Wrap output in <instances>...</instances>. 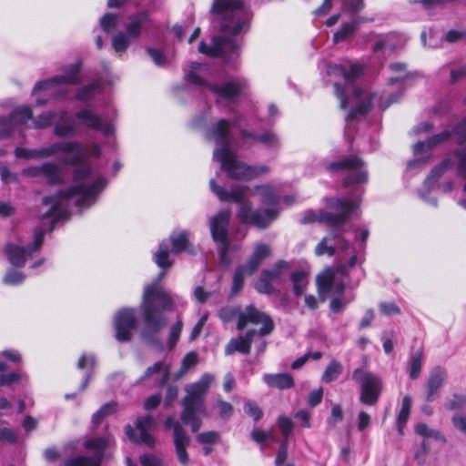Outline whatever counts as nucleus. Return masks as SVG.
Instances as JSON below:
<instances>
[{
  "label": "nucleus",
  "instance_id": "603ef678",
  "mask_svg": "<svg viewBox=\"0 0 466 466\" xmlns=\"http://www.w3.org/2000/svg\"><path fill=\"white\" fill-rule=\"evenodd\" d=\"M181 331H182V322L181 321H177L171 327L170 332H169V338H168V341H167V348L169 350H173L174 347L176 346L177 341L178 340L179 336L181 334Z\"/></svg>",
  "mask_w": 466,
  "mask_h": 466
},
{
  "label": "nucleus",
  "instance_id": "e2e57ef3",
  "mask_svg": "<svg viewBox=\"0 0 466 466\" xmlns=\"http://www.w3.org/2000/svg\"><path fill=\"white\" fill-rule=\"evenodd\" d=\"M379 307L381 314L386 316H391L400 312V308L392 302H381Z\"/></svg>",
  "mask_w": 466,
  "mask_h": 466
},
{
  "label": "nucleus",
  "instance_id": "6e6552de",
  "mask_svg": "<svg viewBox=\"0 0 466 466\" xmlns=\"http://www.w3.org/2000/svg\"><path fill=\"white\" fill-rule=\"evenodd\" d=\"M248 323L254 325L261 324L262 327L258 331L250 329L244 336L231 339L225 349L226 355H231L234 351L244 354L249 353L250 345L255 336L264 337L270 334L274 329V323L271 318L252 305L248 306L243 312L238 314L237 328L241 330Z\"/></svg>",
  "mask_w": 466,
  "mask_h": 466
},
{
  "label": "nucleus",
  "instance_id": "a878e982",
  "mask_svg": "<svg viewBox=\"0 0 466 466\" xmlns=\"http://www.w3.org/2000/svg\"><path fill=\"white\" fill-rule=\"evenodd\" d=\"M54 124L55 134L58 137H71L76 132L75 123L66 111L57 112V117Z\"/></svg>",
  "mask_w": 466,
  "mask_h": 466
},
{
  "label": "nucleus",
  "instance_id": "2eb2a0df",
  "mask_svg": "<svg viewBox=\"0 0 466 466\" xmlns=\"http://www.w3.org/2000/svg\"><path fill=\"white\" fill-rule=\"evenodd\" d=\"M352 378L360 385V401L368 405L375 404L381 390L380 380L376 375L362 369L354 370Z\"/></svg>",
  "mask_w": 466,
  "mask_h": 466
},
{
  "label": "nucleus",
  "instance_id": "c756f323",
  "mask_svg": "<svg viewBox=\"0 0 466 466\" xmlns=\"http://www.w3.org/2000/svg\"><path fill=\"white\" fill-rule=\"evenodd\" d=\"M263 380L269 387H276L281 390L289 389L293 386V379L287 373L265 374Z\"/></svg>",
  "mask_w": 466,
  "mask_h": 466
},
{
  "label": "nucleus",
  "instance_id": "c03bdc74",
  "mask_svg": "<svg viewBox=\"0 0 466 466\" xmlns=\"http://www.w3.org/2000/svg\"><path fill=\"white\" fill-rule=\"evenodd\" d=\"M116 407L117 404L114 401L105 404L94 413L92 416V423L97 426L106 416L114 413L116 410Z\"/></svg>",
  "mask_w": 466,
  "mask_h": 466
},
{
  "label": "nucleus",
  "instance_id": "f704fd0d",
  "mask_svg": "<svg viewBox=\"0 0 466 466\" xmlns=\"http://www.w3.org/2000/svg\"><path fill=\"white\" fill-rule=\"evenodd\" d=\"M157 373L161 375L160 385L166 384L169 379V366L162 361L156 362L153 366L147 369L142 379L149 378Z\"/></svg>",
  "mask_w": 466,
  "mask_h": 466
},
{
  "label": "nucleus",
  "instance_id": "4c0bfd02",
  "mask_svg": "<svg viewBox=\"0 0 466 466\" xmlns=\"http://www.w3.org/2000/svg\"><path fill=\"white\" fill-rule=\"evenodd\" d=\"M291 281L294 293L297 296H300L308 285L307 274L302 270L294 271L291 274Z\"/></svg>",
  "mask_w": 466,
  "mask_h": 466
},
{
  "label": "nucleus",
  "instance_id": "ddd939ff",
  "mask_svg": "<svg viewBox=\"0 0 466 466\" xmlns=\"http://www.w3.org/2000/svg\"><path fill=\"white\" fill-rule=\"evenodd\" d=\"M148 21L149 16L147 12H141L130 16L129 23L127 26V32H120L112 38V46L114 50L118 54L125 53L131 41L139 36L141 28Z\"/></svg>",
  "mask_w": 466,
  "mask_h": 466
},
{
  "label": "nucleus",
  "instance_id": "2f4dec72",
  "mask_svg": "<svg viewBox=\"0 0 466 466\" xmlns=\"http://www.w3.org/2000/svg\"><path fill=\"white\" fill-rule=\"evenodd\" d=\"M252 196H258L263 204L275 205L278 203V196L270 185L257 186L251 190Z\"/></svg>",
  "mask_w": 466,
  "mask_h": 466
},
{
  "label": "nucleus",
  "instance_id": "e433bc0d",
  "mask_svg": "<svg viewBox=\"0 0 466 466\" xmlns=\"http://www.w3.org/2000/svg\"><path fill=\"white\" fill-rule=\"evenodd\" d=\"M455 158L457 161L458 173L465 180L463 189L466 191V148L457 151ZM459 204L466 208V198L460 200Z\"/></svg>",
  "mask_w": 466,
  "mask_h": 466
},
{
  "label": "nucleus",
  "instance_id": "72a5a7b5",
  "mask_svg": "<svg viewBox=\"0 0 466 466\" xmlns=\"http://www.w3.org/2000/svg\"><path fill=\"white\" fill-rule=\"evenodd\" d=\"M451 167V160L445 159L441 164L433 168L431 174L424 181V187L429 191L435 186L438 179L443 175V173Z\"/></svg>",
  "mask_w": 466,
  "mask_h": 466
},
{
  "label": "nucleus",
  "instance_id": "5701e85b",
  "mask_svg": "<svg viewBox=\"0 0 466 466\" xmlns=\"http://www.w3.org/2000/svg\"><path fill=\"white\" fill-rule=\"evenodd\" d=\"M82 125L101 131L105 136L113 133L114 127L110 123L104 122L97 115L89 109H82L76 115Z\"/></svg>",
  "mask_w": 466,
  "mask_h": 466
},
{
  "label": "nucleus",
  "instance_id": "8fccbe9b",
  "mask_svg": "<svg viewBox=\"0 0 466 466\" xmlns=\"http://www.w3.org/2000/svg\"><path fill=\"white\" fill-rule=\"evenodd\" d=\"M118 16L113 14H106L100 19V25L102 29L106 32H112L117 25Z\"/></svg>",
  "mask_w": 466,
  "mask_h": 466
},
{
  "label": "nucleus",
  "instance_id": "338daca9",
  "mask_svg": "<svg viewBox=\"0 0 466 466\" xmlns=\"http://www.w3.org/2000/svg\"><path fill=\"white\" fill-rule=\"evenodd\" d=\"M453 136L460 144L466 140V118L456 127Z\"/></svg>",
  "mask_w": 466,
  "mask_h": 466
},
{
  "label": "nucleus",
  "instance_id": "bf43d9fd",
  "mask_svg": "<svg viewBox=\"0 0 466 466\" xmlns=\"http://www.w3.org/2000/svg\"><path fill=\"white\" fill-rule=\"evenodd\" d=\"M454 428L460 432L466 435V415L463 413H456L451 418Z\"/></svg>",
  "mask_w": 466,
  "mask_h": 466
},
{
  "label": "nucleus",
  "instance_id": "412c9836",
  "mask_svg": "<svg viewBox=\"0 0 466 466\" xmlns=\"http://www.w3.org/2000/svg\"><path fill=\"white\" fill-rule=\"evenodd\" d=\"M31 118L32 110L27 106L15 108L7 117H0V139L8 137L15 126L24 125Z\"/></svg>",
  "mask_w": 466,
  "mask_h": 466
},
{
  "label": "nucleus",
  "instance_id": "5fc2aeb1",
  "mask_svg": "<svg viewBox=\"0 0 466 466\" xmlns=\"http://www.w3.org/2000/svg\"><path fill=\"white\" fill-rule=\"evenodd\" d=\"M288 264L284 260H280L278 263H276L273 267V268L269 270H263L261 273H266L268 275L269 280L272 282L276 281L279 279L281 275V270L285 268H287Z\"/></svg>",
  "mask_w": 466,
  "mask_h": 466
},
{
  "label": "nucleus",
  "instance_id": "4be33fe9",
  "mask_svg": "<svg viewBox=\"0 0 466 466\" xmlns=\"http://www.w3.org/2000/svg\"><path fill=\"white\" fill-rule=\"evenodd\" d=\"M448 378V371L441 367H436L431 370L427 380V401H433L439 396V391L444 385Z\"/></svg>",
  "mask_w": 466,
  "mask_h": 466
},
{
  "label": "nucleus",
  "instance_id": "bb28decb",
  "mask_svg": "<svg viewBox=\"0 0 466 466\" xmlns=\"http://www.w3.org/2000/svg\"><path fill=\"white\" fill-rule=\"evenodd\" d=\"M271 254L270 246L265 243L256 245L252 256L247 263V271L248 275H252L262 261L268 258Z\"/></svg>",
  "mask_w": 466,
  "mask_h": 466
},
{
  "label": "nucleus",
  "instance_id": "4d7b16f0",
  "mask_svg": "<svg viewBox=\"0 0 466 466\" xmlns=\"http://www.w3.org/2000/svg\"><path fill=\"white\" fill-rule=\"evenodd\" d=\"M25 279V276L22 272L11 269L4 278V282L8 285H18Z\"/></svg>",
  "mask_w": 466,
  "mask_h": 466
},
{
  "label": "nucleus",
  "instance_id": "09e8293b",
  "mask_svg": "<svg viewBox=\"0 0 466 466\" xmlns=\"http://www.w3.org/2000/svg\"><path fill=\"white\" fill-rule=\"evenodd\" d=\"M464 406H466V395L461 394H453L444 404L445 409L448 410H460Z\"/></svg>",
  "mask_w": 466,
  "mask_h": 466
},
{
  "label": "nucleus",
  "instance_id": "0eeeda50",
  "mask_svg": "<svg viewBox=\"0 0 466 466\" xmlns=\"http://www.w3.org/2000/svg\"><path fill=\"white\" fill-rule=\"evenodd\" d=\"M209 187L220 201L235 202L240 205L237 216L242 223L250 224L258 228H265L278 216V210L273 208L252 210V205L248 200V187L246 186L236 185L229 189H226L218 186L215 179L211 178Z\"/></svg>",
  "mask_w": 466,
  "mask_h": 466
},
{
  "label": "nucleus",
  "instance_id": "393cba45",
  "mask_svg": "<svg viewBox=\"0 0 466 466\" xmlns=\"http://www.w3.org/2000/svg\"><path fill=\"white\" fill-rule=\"evenodd\" d=\"M339 273L330 269L326 270L324 273L319 275L317 279L318 288L320 292H338L340 293L344 290L345 285L342 281H336V277Z\"/></svg>",
  "mask_w": 466,
  "mask_h": 466
},
{
  "label": "nucleus",
  "instance_id": "774afa93",
  "mask_svg": "<svg viewBox=\"0 0 466 466\" xmlns=\"http://www.w3.org/2000/svg\"><path fill=\"white\" fill-rule=\"evenodd\" d=\"M464 77H466V64L451 69V83L454 84Z\"/></svg>",
  "mask_w": 466,
  "mask_h": 466
},
{
  "label": "nucleus",
  "instance_id": "39448f33",
  "mask_svg": "<svg viewBox=\"0 0 466 466\" xmlns=\"http://www.w3.org/2000/svg\"><path fill=\"white\" fill-rule=\"evenodd\" d=\"M362 67L357 63L348 65H330L328 68V74L342 76L346 82V87L340 88L338 83L334 84L336 96L340 101V107L347 109L350 103H355V106L349 112L348 118L355 119L364 116L370 109L371 100L376 95L364 91L353 86L354 80L360 76Z\"/></svg>",
  "mask_w": 466,
  "mask_h": 466
},
{
  "label": "nucleus",
  "instance_id": "aec40b11",
  "mask_svg": "<svg viewBox=\"0 0 466 466\" xmlns=\"http://www.w3.org/2000/svg\"><path fill=\"white\" fill-rule=\"evenodd\" d=\"M164 427L166 430H173L174 444L178 461L184 465L187 464L188 455L187 452V447L189 445L190 439L185 430L172 416L166 419Z\"/></svg>",
  "mask_w": 466,
  "mask_h": 466
},
{
  "label": "nucleus",
  "instance_id": "864d4df0",
  "mask_svg": "<svg viewBox=\"0 0 466 466\" xmlns=\"http://www.w3.org/2000/svg\"><path fill=\"white\" fill-rule=\"evenodd\" d=\"M15 156L17 158L24 159H40L39 149H28L24 147H16L15 150Z\"/></svg>",
  "mask_w": 466,
  "mask_h": 466
},
{
  "label": "nucleus",
  "instance_id": "a211bd4d",
  "mask_svg": "<svg viewBox=\"0 0 466 466\" xmlns=\"http://www.w3.org/2000/svg\"><path fill=\"white\" fill-rule=\"evenodd\" d=\"M157 426V420L152 416L138 418L136 422V429L131 426L126 427V434L137 443H143L148 447L154 446L156 440L150 434V431Z\"/></svg>",
  "mask_w": 466,
  "mask_h": 466
},
{
  "label": "nucleus",
  "instance_id": "0e129e2a",
  "mask_svg": "<svg viewBox=\"0 0 466 466\" xmlns=\"http://www.w3.org/2000/svg\"><path fill=\"white\" fill-rule=\"evenodd\" d=\"M147 52L156 65L162 66L166 63V56L160 50L149 47Z\"/></svg>",
  "mask_w": 466,
  "mask_h": 466
},
{
  "label": "nucleus",
  "instance_id": "49530a36",
  "mask_svg": "<svg viewBox=\"0 0 466 466\" xmlns=\"http://www.w3.org/2000/svg\"><path fill=\"white\" fill-rule=\"evenodd\" d=\"M255 288L259 293L271 294L274 292L272 281L269 280L268 275L266 273L260 274L259 279L255 284Z\"/></svg>",
  "mask_w": 466,
  "mask_h": 466
},
{
  "label": "nucleus",
  "instance_id": "ea45409f",
  "mask_svg": "<svg viewBox=\"0 0 466 466\" xmlns=\"http://www.w3.org/2000/svg\"><path fill=\"white\" fill-rule=\"evenodd\" d=\"M245 276H249L247 271V264L238 267L234 273L231 287L232 295L238 294L242 289Z\"/></svg>",
  "mask_w": 466,
  "mask_h": 466
},
{
  "label": "nucleus",
  "instance_id": "7c9ffc66",
  "mask_svg": "<svg viewBox=\"0 0 466 466\" xmlns=\"http://www.w3.org/2000/svg\"><path fill=\"white\" fill-rule=\"evenodd\" d=\"M423 362V352L421 350H417L410 354L408 360L409 376L411 380H417L421 371Z\"/></svg>",
  "mask_w": 466,
  "mask_h": 466
},
{
  "label": "nucleus",
  "instance_id": "423d86ee",
  "mask_svg": "<svg viewBox=\"0 0 466 466\" xmlns=\"http://www.w3.org/2000/svg\"><path fill=\"white\" fill-rule=\"evenodd\" d=\"M326 204L329 209L335 212L310 211L302 218L303 223L319 221L332 227L329 236L323 238L315 248V254L319 257L325 254L332 257L335 254L334 245L329 244V242L332 238H338L340 237L341 232L339 229V226L345 223L346 220L350 218V214H352L354 210L358 208L360 206V201L351 198H330L326 200Z\"/></svg>",
  "mask_w": 466,
  "mask_h": 466
},
{
  "label": "nucleus",
  "instance_id": "20e7f679",
  "mask_svg": "<svg viewBox=\"0 0 466 466\" xmlns=\"http://www.w3.org/2000/svg\"><path fill=\"white\" fill-rule=\"evenodd\" d=\"M174 303L175 298L162 289L157 282L147 286L144 290L141 310L146 329L141 333V337L157 350H162L163 345L156 334L167 323L163 312L171 310Z\"/></svg>",
  "mask_w": 466,
  "mask_h": 466
},
{
  "label": "nucleus",
  "instance_id": "052dcab7",
  "mask_svg": "<svg viewBox=\"0 0 466 466\" xmlns=\"http://www.w3.org/2000/svg\"><path fill=\"white\" fill-rule=\"evenodd\" d=\"M244 410L256 420H259L262 416L259 407L253 401H247L244 406Z\"/></svg>",
  "mask_w": 466,
  "mask_h": 466
},
{
  "label": "nucleus",
  "instance_id": "f3484780",
  "mask_svg": "<svg viewBox=\"0 0 466 466\" xmlns=\"http://www.w3.org/2000/svg\"><path fill=\"white\" fill-rule=\"evenodd\" d=\"M116 338L118 341L127 342L132 338L137 329V318L134 309L124 308L118 310L114 319Z\"/></svg>",
  "mask_w": 466,
  "mask_h": 466
},
{
  "label": "nucleus",
  "instance_id": "6e6d98bb",
  "mask_svg": "<svg viewBox=\"0 0 466 466\" xmlns=\"http://www.w3.org/2000/svg\"><path fill=\"white\" fill-rule=\"evenodd\" d=\"M6 370V365L4 362H0V385H8L12 382H15L19 380L18 374L15 372H11L8 374H5L4 372Z\"/></svg>",
  "mask_w": 466,
  "mask_h": 466
},
{
  "label": "nucleus",
  "instance_id": "cd10ccee",
  "mask_svg": "<svg viewBox=\"0 0 466 466\" xmlns=\"http://www.w3.org/2000/svg\"><path fill=\"white\" fill-rule=\"evenodd\" d=\"M241 134L244 137L258 142L270 149H278L280 147L279 137L272 131H266L261 135H255L248 130H241Z\"/></svg>",
  "mask_w": 466,
  "mask_h": 466
},
{
  "label": "nucleus",
  "instance_id": "dca6fc26",
  "mask_svg": "<svg viewBox=\"0 0 466 466\" xmlns=\"http://www.w3.org/2000/svg\"><path fill=\"white\" fill-rule=\"evenodd\" d=\"M169 242L172 244L171 252L173 253L177 254L187 250L189 246L188 235L187 232L173 234L170 236L169 240H164L160 243L158 250L155 254V262L164 269L169 268L172 265L169 261Z\"/></svg>",
  "mask_w": 466,
  "mask_h": 466
},
{
  "label": "nucleus",
  "instance_id": "1a4fd4ad",
  "mask_svg": "<svg viewBox=\"0 0 466 466\" xmlns=\"http://www.w3.org/2000/svg\"><path fill=\"white\" fill-rule=\"evenodd\" d=\"M213 381L214 376L205 373L198 381L185 387L187 395L182 401L181 420L184 424L189 425L193 432L198 431L201 427L198 414L206 415L207 413L204 400Z\"/></svg>",
  "mask_w": 466,
  "mask_h": 466
},
{
  "label": "nucleus",
  "instance_id": "de8ad7c7",
  "mask_svg": "<svg viewBox=\"0 0 466 466\" xmlns=\"http://www.w3.org/2000/svg\"><path fill=\"white\" fill-rule=\"evenodd\" d=\"M57 112H47L40 115L34 120V126L37 128H45L55 123Z\"/></svg>",
  "mask_w": 466,
  "mask_h": 466
},
{
  "label": "nucleus",
  "instance_id": "58836bf2",
  "mask_svg": "<svg viewBox=\"0 0 466 466\" xmlns=\"http://www.w3.org/2000/svg\"><path fill=\"white\" fill-rule=\"evenodd\" d=\"M415 431L424 438L433 439L442 442L446 441L445 437L440 431L431 429L428 427V425H426L425 423L417 424Z\"/></svg>",
  "mask_w": 466,
  "mask_h": 466
},
{
  "label": "nucleus",
  "instance_id": "f03ea898",
  "mask_svg": "<svg viewBox=\"0 0 466 466\" xmlns=\"http://www.w3.org/2000/svg\"><path fill=\"white\" fill-rule=\"evenodd\" d=\"M211 13L218 15L225 35L214 37L211 46L201 42L198 51L209 56L222 57L225 63H233L238 56L239 43L228 35L247 32L252 15L242 0H214Z\"/></svg>",
  "mask_w": 466,
  "mask_h": 466
},
{
  "label": "nucleus",
  "instance_id": "13d9d810",
  "mask_svg": "<svg viewBox=\"0 0 466 466\" xmlns=\"http://www.w3.org/2000/svg\"><path fill=\"white\" fill-rule=\"evenodd\" d=\"M278 424L281 433L287 439L293 430L292 420L288 417L280 416L278 419Z\"/></svg>",
  "mask_w": 466,
  "mask_h": 466
},
{
  "label": "nucleus",
  "instance_id": "9d476101",
  "mask_svg": "<svg viewBox=\"0 0 466 466\" xmlns=\"http://www.w3.org/2000/svg\"><path fill=\"white\" fill-rule=\"evenodd\" d=\"M201 66L202 65L198 62H191L189 64L190 70L185 76L186 80L197 86H207L217 96L218 103L224 101L228 103L234 102L243 91L246 84L240 80H231L221 85L208 84L196 73Z\"/></svg>",
  "mask_w": 466,
  "mask_h": 466
},
{
  "label": "nucleus",
  "instance_id": "c85d7f7f",
  "mask_svg": "<svg viewBox=\"0 0 466 466\" xmlns=\"http://www.w3.org/2000/svg\"><path fill=\"white\" fill-rule=\"evenodd\" d=\"M451 137V133L445 130L426 141H420L413 147L414 155L419 157L420 155H423L425 152L431 150L432 147L437 145L448 140Z\"/></svg>",
  "mask_w": 466,
  "mask_h": 466
},
{
  "label": "nucleus",
  "instance_id": "6ab92c4d",
  "mask_svg": "<svg viewBox=\"0 0 466 466\" xmlns=\"http://www.w3.org/2000/svg\"><path fill=\"white\" fill-rule=\"evenodd\" d=\"M45 231L40 229L35 232L34 242L28 248H21L14 244H8L5 248V254L9 262L15 267H23L26 262L27 258L32 256V253L37 251L42 246Z\"/></svg>",
  "mask_w": 466,
  "mask_h": 466
},
{
  "label": "nucleus",
  "instance_id": "7ed1b4c3",
  "mask_svg": "<svg viewBox=\"0 0 466 466\" xmlns=\"http://www.w3.org/2000/svg\"><path fill=\"white\" fill-rule=\"evenodd\" d=\"M241 116H236L230 124L226 119H220L207 131V138L216 145L213 151V160L220 163L221 170L229 178L237 180H252L266 175L269 168L266 165L250 166L238 159L230 149L228 137L230 127H239Z\"/></svg>",
  "mask_w": 466,
  "mask_h": 466
},
{
  "label": "nucleus",
  "instance_id": "a19ab883",
  "mask_svg": "<svg viewBox=\"0 0 466 466\" xmlns=\"http://www.w3.org/2000/svg\"><path fill=\"white\" fill-rule=\"evenodd\" d=\"M342 372V365L337 360H332L327 366L325 371L322 374L321 380L324 382H331L335 380Z\"/></svg>",
  "mask_w": 466,
  "mask_h": 466
},
{
  "label": "nucleus",
  "instance_id": "69168bd1",
  "mask_svg": "<svg viewBox=\"0 0 466 466\" xmlns=\"http://www.w3.org/2000/svg\"><path fill=\"white\" fill-rule=\"evenodd\" d=\"M444 38L449 43H455L460 40L466 41V31L451 30L445 35Z\"/></svg>",
  "mask_w": 466,
  "mask_h": 466
},
{
  "label": "nucleus",
  "instance_id": "c9c22d12",
  "mask_svg": "<svg viewBox=\"0 0 466 466\" xmlns=\"http://www.w3.org/2000/svg\"><path fill=\"white\" fill-rule=\"evenodd\" d=\"M411 407V399L410 396H405L402 400L401 409L399 412L397 419V428L400 433L403 432V428L410 417Z\"/></svg>",
  "mask_w": 466,
  "mask_h": 466
},
{
  "label": "nucleus",
  "instance_id": "4468645a",
  "mask_svg": "<svg viewBox=\"0 0 466 466\" xmlns=\"http://www.w3.org/2000/svg\"><path fill=\"white\" fill-rule=\"evenodd\" d=\"M329 170H344L347 176L344 178V186L361 184L368 181V173L363 161L357 157H348L340 161L331 162L327 166Z\"/></svg>",
  "mask_w": 466,
  "mask_h": 466
},
{
  "label": "nucleus",
  "instance_id": "473e14b6",
  "mask_svg": "<svg viewBox=\"0 0 466 466\" xmlns=\"http://www.w3.org/2000/svg\"><path fill=\"white\" fill-rule=\"evenodd\" d=\"M41 177H45L50 184L59 183L62 180L60 167L53 162L41 165Z\"/></svg>",
  "mask_w": 466,
  "mask_h": 466
},
{
  "label": "nucleus",
  "instance_id": "a18cd8bd",
  "mask_svg": "<svg viewBox=\"0 0 466 466\" xmlns=\"http://www.w3.org/2000/svg\"><path fill=\"white\" fill-rule=\"evenodd\" d=\"M100 91L99 83H92L86 86L77 92L76 97L81 101H88L94 97V96Z\"/></svg>",
  "mask_w": 466,
  "mask_h": 466
},
{
  "label": "nucleus",
  "instance_id": "9b49d317",
  "mask_svg": "<svg viewBox=\"0 0 466 466\" xmlns=\"http://www.w3.org/2000/svg\"><path fill=\"white\" fill-rule=\"evenodd\" d=\"M80 80V66L70 65L66 67L64 75L37 82L33 89V95L44 93L51 96H64L67 93L66 86L78 84Z\"/></svg>",
  "mask_w": 466,
  "mask_h": 466
},
{
  "label": "nucleus",
  "instance_id": "f8f14e48",
  "mask_svg": "<svg viewBox=\"0 0 466 466\" xmlns=\"http://www.w3.org/2000/svg\"><path fill=\"white\" fill-rule=\"evenodd\" d=\"M230 219V212L228 210L219 211L209 218V230L213 240L218 245L220 259L223 263L228 264L227 257L228 249V228Z\"/></svg>",
  "mask_w": 466,
  "mask_h": 466
},
{
  "label": "nucleus",
  "instance_id": "f257e3e1",
  "mask_svg": "<svg viewBox=\"0 0 466 466\" xmlns=\"http://www.w3.org/2000/svg\"><path fill=\"white\" fill-rule=\"evenodd\" d=\"M39 153L41 158L64 153V164L77 166L74 171L72 187L43 199V205L48 207V210L41 215V219H51L55 223L68 218L70 207L87 208L96 202L106 180L102 177H91V167L84 163L87 157L86 146L78 142H58L39 148Z\"/></svg>",
  "mask_w": 466,
  "mask_h": 466
},
{
  "label": "nucleus",
  "instance_id": "79ce46f5",
  "mask_svg": "<svg viewBox=\"0 0 466 466\" xmlns=\"http://www.w3.org/2000/svg\"><path fill=\"white\" fill-rule=\"evenodd\" d=\"M390 70L392 73L398 74L396 76H392L390 78V84L392 85L394 83L403 82L405 81L409 76L410 73L407 71V66L403 63H392L390 66Z\"/></svg>",
  "mask_w": 466,
  "mask_h": 466
},
{
  "label": "nucleus",
  "instance_id": "37998d69",
  "mask_svg": "<svg viewBox=\"0 0 466 466\" xmlns=\"http://www.w3.org/2000/svg\"><path fill=\"white\" fill-rule=\"evenodd\" d=\"M365 7L363 0H344L342 3L341 10L354 16H359L358 14Z\"/></svg>",
  "mask_w": 466,
  "mask_h": 466
},
{
  "label": "nucleus",
  "instance_id": "3c124183",
  "mask_svg": "<svg viewBox=\"0 0 466 466\" xmlns=\"http://www.w3.org/2000/svg\"><path fill=\"white\" fill-rule=\"evenodd\" d=\"M198 362V356L195 352L187 353L182 361V367L180 369L179 373L176 376L177 379L182 377L189 368L195 366Z\"/></svg>",
  "mask_w": 466,
  "mask_h": 466
},
{
  "label": "nucleus",
  "instance_id": "680f3d73",
  "mask_svg": "<svg viewBox=\"0 0 466 466\" xmlns=\"http://www.w3.org/2000/svg\"><path fill=\"white\" fill-rule=\"evenodd\" d=\"M217 407L218 409L219 416L222 419L229 418L233 414V407L227 401L218 400L217 401Z\"/></svg>",
  "mask_w": 466,
  "mask_h": 466
},
{
  "label": "nucleus",
  "instance_id": "b1692460",
  "mask_svg": "<svg viewBox=\"0 0 466 466\" xmlns=\"http://www.w3.org/2000/svg\"><path fill=\"white\" fill-rule=\"evenodd\" d=\"M370 21H372V19L364 16L352 17L350 21L343 23L340 27L334 33L333 43L339 44L346 41L349 37L356 33L361 24Z\"/></svg>",
  "mask_w": 466,
  "mask_h": 466
}]
</instances>
